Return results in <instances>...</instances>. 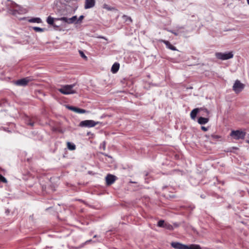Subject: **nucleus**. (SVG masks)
Returning <instances> with one entry per match:
<instances>
[{
    "label": "nucleus",
    "mask_w": 249,
    "mask_h": 249,
    "mask_svg": "<svg viewBox=\"0 0 249 249\" xmlns=\"http://www.w3.org/2000/svg\"><path fill=\"white\" fill-rule=\"evenodd\" d=\"M209 121V119L208 118H205L202 117H199L198 118L197 122L199 124L203 125L206 124Z\"/></svg>",
    "instance_id": "nucleus-14"
},
{
    "label": "nucleus",
    "mask_w": 249,
    "mask_h": 249,
    "mask_svg": "<svg viewBox=\"0 0 249 249\" xmlns=\"http://www.w3.org/2000/svg\"><path fill=\"white\" fill-rule=\"evenodd\" d=\"M195 208V207L194 206H193L192 207H191V209L193 210V209Z\"/></svg>",
    "instance_id": "nucleus-43"
},
{
    "label": "nucleus",
    "mask_w": 249,
    "mask_h": 249,
    "mask_svg": "<svg viewBox=\"0 0 249 249\" xmlns=\"http://www.w3.org/2000/svg\"><path fill=\"white\" fill-rule=\"evenodd\" d=\"M84 17L83 15L80 16L79 18L77 19V21L76 22V23L80 22L84 18Z\"/></svg>",
    "instance_id": "nucleus-35"
},
{
    "label": "nucleus",
    "mask_w": 249,
    "mask_h": 249,
    "mask_svg": "<svg viewBox=\"0 0 249 249\" xmlns=\"http://www.w3.org/2000/svg\"><path fill=\"white\" fill-rule=\"evenodd\" d=\"M56 20H61L64 23H67L69 24V18L67 17H62L60 18H55Z\"/></svg>",
    "instance_id": "nucleus-21"
},
{
    "label": "nucleus",
    "mask_w": 249,
    "mask_h": 249,
    "mask_svg": "<svg viewBox=\"0 0 249 249\" xmlns=\"http://www.w3.org/2000/svg\"><path fill=\"white\" fill-rule=\"evenodd\" d=\"M166 188V186H164V187H163V188H162V189H163V190H164V189L165 188Z\"/></svg>",
    "instance_id": "nucleus-42"
},
{
    "label": "nucleus",
    "mask_w": 249,
    "mask_h": 249,
    "mask_svg": "<svg viewBox=\"0 0 249 249\" xmlns=\"http://www.w3.org/2000/svg\"><path fill=\"white\" fill-rule=\"evenodd\" d=\"M215 56L217 59L225 60L232 58L233 54L232 52L216 53Z\"/></svg>",
    "instance_id": "nucleus-3"
},
{
    "label": "nucleus",
    "mask_w": 249,
    "mask_h": 249,
    "mask_svg": "<svg viewBox=\"0 0 249 249\" xmlns=\"http://www.w3.org/2000/svg\"><path fill=\"white\" fill-rule=\"evenodd\" d=\"M67 108L75 112H77V108L73 106H67Z\"/></svg>",
    "instance_id": "nucleus-29"
},
{
    "label": "nucleus",
    "mask_w": 249,
    "mask_h": 249,
    "mask_svg": "<svg viewBox=\"0 0 249 249\" xmlns=\"http://www.w3.org/2000/svg\"><path fill=\"white\" fill-rule=\"evenodd\" d=\"M72 9L76 10L78 8L77 0H65Z\"/></svg>",
    "instance_id": "nucleus-9"
},
{
    "label": "nucleus",
    "mask_w": 249,
    "mask_h": 249,
    "mask_svg": "<svg viewBox=\"0 0 249 249\" xmlns=\"http://www.w3.org/2000/svg\"><path fill=\"white\" fill-rule=\"evenodd\" d=\"M247 3L249 5V0H247Z\"/></svg>",
    "instance_id": "nucleus-44"
},
{
    "label": "nucleus",
    "mask_w": 249,
    "mask_h": 249,
    "mask_svg": "<svg viewBox=\"0 0 249 249\" xmlns=\"http://www.w3.org/2000/svg\"><path fill=\"white\" fill-rule=\"evenodd\" d=\"M79 54H80V56L81 57H82L83 58H84L85 59H87V57L86 56V55L85 54V53H84V52L83 51L79 50Z\"/></svg>",
    "instance_id": "nucleus-30"
},
{
    "label": "nucleus",
    "mask_w": 249,
    "mask_h": 249,
    "mask_svg": "<svg viewBox=\"0 0 249 249\" xmlns=\"http://www.w3.org/2000/svg\"><path fill=\"white\" fill-rule=\"evenodd\" d=\"M100 148H103V149L104 150H105L106 149V142H105V141H104L103 142H102L100 144Z\"/></svg>",
    "instance_id": "nucleus-34"
},
{
    "label": "nucleus",
    "mask_w": 249,
    "mask_h": 249,
    "mask_svg": "<svg viewBox=\"0 0 249 249\" xmlns=\"http://www.w3.org/2000/svg\"><path fill=\"white\" fill-rule=\"evenodd\" d=\"M6 6L8 12L15 16H17L18 15L23 14L26 12L25 9L22 8L15 2L10 0H7Z\"/></svg>",
    "instance_id": "nucleus-1"
},
{
    "label": "nucleus",
    "mask_w": 249,
    "mask_h": 249,
    "mask_svg": "<svg viewBox=\"0 0 249 249\" xmlns=\"http://www.w3.org/2000/svg\"><path fill=\"white\" fill-rule=\"evenodd\" d=\"M99 122H95L91 120H87L81 121L79 124V126L82 127H92L98 124Z\"/></svg>",
    "instance_id": "nucleus-4"
},
{
    "label": "nucleus",
    "mask_w": 249,
    "mask_h": 249,
    "mask_svg": "<svg viewBox=\"0 0 249 249\" xmlns=\"http://www.w3.org/2000/svg\"><path fill=\"white\" fill-rule=\"evenodd\" d=\"M245 85L241 83V82L236 80L232 87L233 90L235 91V93H238L240 92L244 88Z\"/></svg>",
    "instance_id": "nucleus-6"
},
{
    "label": "nucleus",
    "mask_w": 249,
    "mask_h": 249,
    "mask_svg": "<svg viewBox=\"0 0 249 249\" xmlns=\"http://www.w3.org/2000/svg\"><path fill=\"white\" fill-rule=\"evenodd\" d=\"M98 236L97 235H95L93 236V238H96Z\"/></svg>",
    "instance_id": "nucleus-41"
},
{
    "label": "nucleus",
    "mask_w": 249,
    "mask_h": 249,
    "mask_svg": "<svg viewBox=\"0 0 249 249\" xmlns=\"http://www.w3.org/2000/svg\"><path fill=\"white\" fill-rule=\"evenodd\" d=\"M116 179L117 177L111 174H107L106 177L107 185H111L115 182Z\"/></svg>",
    "instance_id": "nucleus-8"
},
{
    "label": "nucleus",
    "mask_w": 249,
    "mask_h": 249,
    "mask_svg": "<svg viewBox=\"0 0 249 249\" xmlns=\"http://www.w3.org/2000/svg\"><path fill=\"white\" fill-rule=\"evenodd\" d=\"M30 79L29 77H26L17 80L15 82V84L19 86H26L29 82Z\"/></svg>",
    "instance_id": "nucleus-7"
},
{
    "label": "nucleus",
    "mask_w": 249,
    "mask_h": 249,
    "mask_svg": "<svg viewBox=\"0 0 249 249\" xmlns=\"http://www.w3.org/2000/svg\"><path fill=\"white\" fill-rule=\"evenodd\" d=\"M3 130H4L5 131H7V132H11L10 130H8V128H5V127L3 128Z\"/></svg>",
    "instance_id": "nucleus-39"
},
{
    "label": "nucleus",
    "mask_w": 249,
    "mask_h": 249,
    "mask_svg": "<svg viewBox=\"0 0 249 249\" xmlns=\"http://www.w3.org/2000/svg\"><path fill=\"white\" fill-rule=\"evenodd\" d=\"M75 85V83L71 85H64L62 86L61 88L58 89L57 90L60 92L65 95L74 94L76 93V91L73 89V88Z\"/></svg>",
    "instance_id": "nucleus-2"
},
{
    "label": "nucleus",
    "mask_w": 249,
    "mask_h": 249,
    "mask_svg": "<svg viewBox=\"0 0 249 249\" xmlns=\"http://www.w3.org/2000/svg\"><path fill=\"white\" fill-rule=\"evenodd\" d=\"M29 21L31 23H40L42 22V20L39 18H33L29 20Z\"/></svg>",
    "instance_id": "nucleus-19"
},
{
    "label": "nucleus",
    "mask_w": 249,
    "mask_h": 249,
    "mask_svg": "<svg viewBox=\"0 0 249 249\" xmlns=\"http://www.w3.org/2000/svg\"><path fill=\"white\" fill-rule=\"evenodd\" d=\"M55 18H52L51 16H49L47 18V22L48 24L52 25L54 27H58L59 25H56L54 21H56Z\"/></svg>",
    "instance_id": "nucleus-12"
},
{
    "label": "nucleus",
    "mask_w": 249,
    "mask_h": 249,
    "mask_svg": "<svg viewBox=\"0 0 249 249\" xmlns=\"http://www.w3.org/2000/svg\"><path fill=\"white\" fill-rule=\"evenodd\" d=\"M165 222L163 220H160L158 221L157 226L159 227L164 228Z\"/></svg>",
    "instance_id": "nucleus-26"
},
{
    "label": "nucleus",
    "mask_w": 249,
    "mask_h": 249,
    "mask_svg": "<svg viewBox=\"0 0 249 249\" xmlns=\"http://www.w3.org/2000/svg\"><path fill=\"white\" fill-rule=\"evenodd\" d=\"M102 154L103 155L105 156L108 157V158H112V157H111V156H109V155H108L107 154H106V153H102Z\"/></svg>",
    "instance_id": "nucleus-38"
},
{
    "label": "nucleus",
    "mask_w": 249,
    "mask_h": 249,
    "mask_svg": "<svg viewBox=\"0 0 249 249\" xmlns=\"http://www.w3.org/2000/svg\"><path fill=\"white\" fill-rule=\"evenodd\" d=\"M67 148L70 150H74L76 149V146L75 144L71 142H67Z\"/></svg>",
    "instance_id": "nucleus-18"
},
{
    "label": "nucleus",
    "mask_w": 249,
    "mask_h": 249,
    "mask_svg": "<svg viewBox=\"0 0 249 249\" xmlns=\"http://www.w3.org/2000/svg\"><path fill=\"white\" fill-rule=\"evenodd\" d=\"M201 129L204 131H207L208 130V127H206L205 126H202L201 127Z\"/></svg>",
    "instance_id": "nucleus-37"
},
{
    "label": "nucleus",
    "mask_w": 249,
    "mask_h": 249,
    "mask_svg": "<svg viewBox=\"0 0 249 249\" xmlns=\"http://www.w3.org/2000/svg\"><path fill=\"white\" fill-rule=\"evenodd\" d=\"M164 228H165V229H167L168 230H169V231H173L174 230V228H173V226L171 224H170V223H167V222H165Z\"/></svg>",
    "instance_id": "nucleus-24"
},
{
    "label": "nucleus",
    "mask_w": 249,
    "mask_h": 249,
    "mask_svg": "<svg viewBox=\"0 0 249 249\" xmlns=\"http://www.w3.org/2000/svg\"><path fill=\"white\" fill-rule=\"evenodd\" d=\"M77 16H74L72 17L71 18H69V24H72L74 22H76L77 21Z\"/></svg>",
    "instance_id": "nucleus-25"
},
{
    "label": "nucleus",
    "mask_w": 249,
    "mask_h": 249,
    "mask_svg": "<svg viewBox=\"0 0 249 249\" xmlns=\"http://www.w3.org/2000/svg\"><path fill=\"white\" fill-rule=\"evenodd\" d=\"M248 143H249V141L248 142Z\"/></svg>",
    "instance_id": "nucleus-48"
},
{
    "label": "nucleus",
    "mask_w": 249,
    "mask_h": 249,
    "mask_svg": "<svg viewBox=\"0 0 249 249\" xmlns=\"http://www.w3.org/2000/svg\"><path fill=\"white\" fill-rule=\"evenodd\" d=\"M26 124L28 125H30L31 126H33L34 125V122H32L30 119H29V120L28 121H26Z\"/></svg>",
    "instance_id": "nucleus-32"
},
{
    "label": "nucleus",
    "mask_w": 249,
    "mask_h": 249,
    "mask_svg": "<svg viewBox=\"0 0 249 249\" xmlns=\"http://www.w3.org/2000/svg\"><path fill=\"white\" fill-rule=\"evenodd\" d=\"M174 225H175V226H177V225H178L176 223H175V224H174Z\"/></svg>",
    "instance_id": "nucleus-45"
},
{
    "label": "nucleus",
    "mask_w": 249,
    "mask_h": 249,
    "mask_svg": "<svg viewBox=\"0 0 249 249\" xmlns=\"http://www.w3.org/2000/svg\"><path fill=\"white\" fill-rule=\"evenodd\" d=\"M95 4V0H86L85 4V9H89L94 6Z\"/></svg>",
    "instance_id": "nucleus-10"
},
{
    "label": "nucleus",
    "mask_w": 249,
    "mask_h": 249,
    "mask_svg": "<svg viewBox=\"0 0 249 249\" xmlns=\"http://www.w3.org/2000/svg\"><path fill=\"white\" fill-rule=\"evenodd\" d=\"M221 138V137L217 135L213 134L211 136L210 140L213 141H217Z\"/></svg>",
    "instance_id": "nucleus-22"
},
{
    "label": "nucleus",
    "mask_w": 249,
    "mask_h": 249,
    "mask_svg": "<svg viewBox=\"0 0 249 249\" xmlns=\"http://www.w3.org/2000/svg\"><path fill=\"white\" fill-rule=\"evenodd\" d=\"M119 67H120L119 63L116 62V63H114L113 65L112 66V67L111 69V71H112V73H115L118 71V70L119 69Z\"/></svg>",
    "instance_id": "nucleus-15"
},
{
    "label": "nucleus",
    "mask_w": 249,
    "mask_h": 249,
    "mask_svg": "<svg viewBox=\"0 0 249 249\" xmlns=\"http://www.w3.org/2000/svg\"><path fill=\"white\" fill-rule=\"evenodd\" d=\"M134 1H136V0H134Z\"/></svg>",
    "instance_id": "nucleus-47"
},
{
    "label": "nucleus",
    "mask_w": 249,
    "mask_h": 249,
    "mask_svg": "<svg viewBox=\"0 0 249 249\" xmlns=\"http://www.w3.org/2000/svg\"><path fill=\"white\" fill-rule=\"evenodd\" d=\"M181 243L179 242H173L171 243V246L175 249H181Z\"/></svg>",
    "instance_id": "nucleus-17"
},
{
    "label": "nucleus",
    "mask_w": 249,
    "mask_h": 249,
    "mask_svg": "<svg viewBox=\"0 0 249 249\" xmlns=\"http://www.w3.org/2000/svg\"><path fill=\"white\" fill-rule=\"evenodd\" d=\"M160 42H163L165 45L166 48L170 50H171L173 51H177L178 50L175 46H174L173 45H172L170 43V42L167 40H161Z\"/></svg>",
    "instance_id": "nucleus-11"
},
{
    "label": "nucleus",
    "mask_w": 249,
    "mask_h": 249,
    "mask_svg": "<svg viewBox=\"0 0 249 249\" xmlns=\"http://www.w3.org/2000/svg\"><path fill=\"white\" fill-rule=\"evenodd\" d=\"M230 135L235 140L243 139L246 136V132L241 130H232Z\"/></svg>",
    "instance_id": "nucleus-5"
},
{
    "label": "nucleus",
    "mask_w": 249,
    "mask_h": 249,
    "mask_svg": "<svg viewBox=\"0 0 249 249\" xmlns=\"http://www.w3.org/2000/svg\"><path fill=\"white\" fill-rule=\"evenodd\" d=\"M123 18L125 21V22L127 23V24H129V23H131L132 21L131 18L130 17H128L126 15H124L123 16Z\"/></svg>",
    "instance_id": "nucleus-23"
},
{
    "label": "nucleus",
    "mask_w": 249,
    "mask_h": 249,
    "mask_svg": "<svg viewBox=\"0 0 249 249\" xmlns=\"http://www.w3.org/2000/svg\"><path fill=\"white\" fill-rule=\"evenodd\" d=\"M182 29H183V27H179L178 28L177 32H176V31H175L174 30H168V31L171 32V33H172V34H173L175 36H178L179 33H181V30Z\"/></svg>",
    "instance_id": "nucleus-20"
},
{
    "label": "nucleus",
    "mask_w": 249,
    "mask_h": 249,
    "mask_svg": "<svg viewBox=\"0 0 249 249\" xmlns=\"http://www.w3.org/2000/svg\"><path fill=\"white\" fill-rule=\"evenodd\" d=\"M181 249H201L199 245H191L189 246L184 244H182Z\"/></svg>",
    "instance_id": "nucleus-13"
},
{
    "label": "nucleus",
    "mask_w": 249,
    "mask_h": 249,
    "mask_svg": "<svg viewBox=\"0 0 249 249\" xmlns=\"http://www.w3.org/2000/svg\"><path fill=\"white\" fill-rule=\"evenodd\" d=\"M91 242H95L94 241H93L91 239H89V240H87L85 243H84V244H89L90 243H91Z\"/></svg>",
    "instance_id": "nucleus-36"
},
{
    "label": "nucleus",
    "mask_w": 249,
    "mask_h": 249,
    "mask_svg": "<svg viewBox=\"0 0 249 249\" xmlns=\"http://www.w3.org/2000/svg\"><path fill=\"white\" fill-rule=\"evenodd\" d=\"M0 181L3 183L7 182V180L5 177L0 174Z\"/></svg>",
    "instance_id": "nucleus-31"
},
{
    "label": "nucleus",
    "mask_w": 249,
    "mask_h": 249,
    "mask_svg": "<svg viewBox=\"0 0 249 249\" xmlns=\"http://www.w3.org/2000/svg\"><path fill=\"white\" fill-rule=\"evenodd\" d=\"M198 111V108H195L192 110L190 113V116L192 119L195 120L196 119Z\"/></svg>",
    "instance_id": "nucleus-16"
},
{
    "label": "nucleus",
    "mask_w": 249,
    "mask_h": 249,
    "mask_svg": "<svg viewBox=\"0 0 249 249\" xmlns=\"http://www.w3.org/2000/svg\"><path fill=\"white\" fill-rule=\"evenodd\" d=\"M200 197L202 198H205V196L204 195H201L200 196Z\"/></svg>",
    "instance_id": "nucleus-40"
},
{
    "label": "nucleus",
    "mask_w": 249,
    "mask_h": 249,
    "mask_svg": "<svg viewBox=\"0 0 249 249\" xmlns=\"http://www.w3.org/2000/svg\"><path fill=\"white\" fill-rule=\"evenodd\" d=\"M103 8L104 9H106L108 11H111V10H112L113 9V8L111 7L110 6H108L107 4H104Z\"/></svg>",
    "instance_id": "nucleus-28"
},
{
    "label": "nucleus",
    "mask_w": 249,
    "mask_h": 249,
    "mask_svg": "<svg viewBox=\"0 0 249 249\" xmlns=\"http://www.w3.org/2000/svg\"><path fill=\"white\" fill-rule=\"evenodd\" d=\"M132 183H135V182H131Z\"/></svg>",
    "instance_id": "nucleus-46"
},
{
    "label": "nucleus",
    "mask_w": 249,
    "mask_h": 249,
    "mask_svg": "<svg viewBox=\"0 0 249 249\" xmlns=\"http://www.w3.org/2000/svg\"><path fill=\"white\" fill-rule=\"evenodd\" d=\"M76 113H84L86 112V111L85 109L77 108V110Z\"/></svg>",
    "instance_id": "nucleus-33"
},
{
    "label": "nucleus",
    "mask_w": 249,
    "mask_h": 249,
    "mask_svg": "<svg viewBox=\"0 0 249 249\" xmlns=\"http://www.w3.org/2000/svg\"><path fill=\"white\" fill-rule=\"evenodd\" d=\"M33 29L36 31L37 32H41L44 31V29L41 28L40 27H34Z\"/></svg>",
    "instance_id": "nucleus-27"
}]
</instances>
